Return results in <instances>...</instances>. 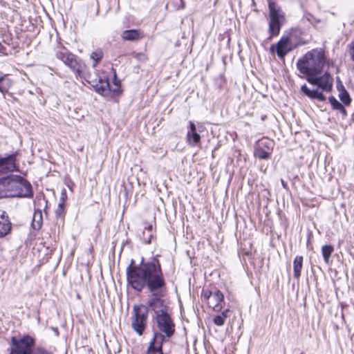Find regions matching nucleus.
Listing matches in <instances>:
<instances>
[{"label":"nucleus","instance_id":"1","mask_svg":"<svg viewBox=\"0 0 354 354\" xmlns=\"http://www.w3.org/2000/svg\"><path fill=\"white\" fill-rule=\"evenodd\" d=\"M127 279L128 284L136 291L147 290L149 295L147 306L156 316L168 312L169 307L165 299L167 283L158 259H153L147 262L142 259L138 266L134 265V261L131 259L127 268Z\"/></svg>","mask_w":354,"mask_h":354},{"label":"nucleus","instance_id":"2","mask_svg":"<svg viewBox=\"0 0 354 354\" xmlns=\"http://www.w3.org/2000/svg\"><path fill=\"white\" fill-rule=\"evenodd\" d=\"M155 319L158 330L153 333L147 354H163V342L171 338L176 330L175 324L168 312L155 316Z\"/></svg>","mask_w":354,"mask_h":354},{"label":"nucleus","instance_id":"3","mask_svg":"<svg viewBox=\"0 0 354 354\" xmlns=\"http://www.w3.org/2000/svg\"><path fill=\"white\" fill-rule=\"evenodd\" d=\"M32 194L31 185L19 176L0 178V198L7 197H30Z\"/></svg>","mask_w":354,"mask_h":354},{"label":"nucleus","instance_id":"4","mask_svg":"<svg viewBox=\"0 0 354 354\" xmlns=\"http://www.w3.org/2000/svg\"><path fill=\"white\" fill-rule=\"evenodd\" d=\"M325 64V55L322 49H313L308 51L297 63V69L306 77L319 75Z\"/></svg>","mask_w":354,"mask_h":354},{"label":"nucleus","instance_id":"5","mask_svg":"<svg viewBox=\"0 0 354 354\" xmlns=\"http://www.w3.org/2000/svg\"><path fill=\"white\" fill-rule=\"evenodd\" d=\"M306 80L312 85L317 86V88L310 89L304 84L301 87V91L312 100H317L319 102L325 101L326 97L323 92H330L332 90L333 85V77L328 72H326L321 76L315 75L306 77Z\"/></svg>","mask_w":354,"mask_h":354},{"label":"nucleus","instance_id":"6","mask_svg":"<svg viewBox=\"0 0 354 354\" xmlns=\"http://www.w3.org/2000/svg\"><path fill=\"white\" fill-rule=\"evenodd\" d=\"M301 35L300 29H292L288 35H283L275 46H271L270 50H273L276 48L278 57L283 59L297 46L304 44V41L299 37Z\"/></svg>","mask_w":354,"mask_h":354},{"label":"nucleus","instance_id":"7","mask_svg":"<svg viewBox=\"0 0 354 354\" xmlns=\"http://www.w3.org/2000/svg\"><path fill=\"white\" fill-rule=\"evenodd\" d=\"M269 8V32L271 36H277L279 34L281 26L285 22V15L280 6L274 1H268Z\"/></svg>","mask_w":354,"mask_h":354},{"label":"nucleus","instance_id":"8","mask_svg":"<svg viewBox=\"0 0 354 354\" xmlns=\"http://www.w3.org/2000/svg\"><path fill=\"white\" fill-rule=\"evenodd\" d=\"M148 314L147 306L140 304L133 307L131 327L138 335H142L146 328Z\"/></svg>","mask_w":354,"mask_h":354},{"label":"nucleus","instance_id":"9","mask_svg":"<svg viewBox=\"0 0 354 354\" xmlns=\"http://www.w3.org/2000/svg\"><path fill=\"white\" fill-rule=\"evenodd\" d=\"M35 344V339L30 335H24L19 339L12 337L10 354H34Z\"/></svg>","mask_w":354,"mask_h":354},{"label":"nucleus","instance_id":"10","mask_svg":"<svg viewBox=\"0 0 354 354\" xmlns=\"http://www.w3.org/2000/svg\"><path fill=\"white\" fill-rule=\"evenodd\" d=\"M17 153H13L4 157L0 156V176L17 170Z\"/></svg>","mask_w":354,"mask_h":354},{"label":"nucleus","instance_id":"11","mask_svg":"<svg viewBox=\"0 0 354 354\" xmlns=\"http://www.w3.org/2000/svg\"><path fill=\"white\" fill-rule=\"evenodd\" d=\"M69 68L75 73L77 77L84 79L86 78L85 75L86 66L84 62L82 59H79L77 56L75 59H73V61L69 66Z\"/></svg>","mask_w":354,"mask_h":354},{"label":"nucleus","instance_id":"12","mask_svg":"<svg viewBox=\"0 0 354 354\" xmlns=\"http://www.w3.org/2000/svg\"><path fill=\"white\" fill-rule=\"evenodd\" d=\"M55 56L57 59H60L64 62L65 65L69 67L73 59L75 58L76 55L70 53L67 49L63 48L61 50H57Z\"/></svg>","mask_w":354,"mask_h":354},{"label":"nucleus","instance_id":"13","mask_svg":"<svg viewBox=\"0 0 354 354\" xmlns=\"http://www.w3.org/2000/svg\"><path fill=\"white\" fill-rule=\"evenodd\" d=\"M121 37L124 40L134 41L142 39L144 35L140 30L132 29L124 30L121 34Z\"/></svg>","mask_w":354,"mask_h":354},{"label":"nucleus","instance_id":"14","mask_svg":"<svg viewBox=\"0 0 354 354\" xmlns=\"http://www.w3.org/2000/svg\"><path fill=\"white\" fill-rule=\"evenodd\" d=\"M223 299L224 296L220 290H216L214 292L209 304L213 306V309L214 311L219 312L221 310L223 307L221 305V303L223 301Z\"/></svg>","mask_w":354,"mask_h":354},{"label":"nucleus","instance_id":"15","mask_svg":"<svg viewBox=\"0 0 354 354\" xmlns=\"http://www.w3.org/2000/svg\"><path fill=\"white\" fill-rule=\"evenodd\" d=\"M11 230V223L3 214L0 217V238L6 236Z\"/></svg>","mask_w":354,"mask_h":354},{"label":"nucleus","instance_id":"16","mask_svg":"<svg viewBox=\"0 0 354 354\" xmlns=\"http://www.w3.org/2000/svg\"><path fill=\"white\" fill-rule=\"evenodd\" d=\"M303 257L297 256L293 261V272L295 279H299L301 277V272L303 266Z\"/></svg>","mask_w":354,"mask_h":354},{"label":"nucleus","instance_id":"17","mask_svg":"<svg viewBox=\"0 0 354 354\" xmlns=\"http://www.w3.org/2000/svg\"><path fill=\"white\" fill-rule=\"evenodd\" d=\"M42 225V212L41 210L38 209H35L33 217L32 226L35 230H39Z\"/></svg>","mask_w":354,"mask_h":354},{"label":"nucleus","instance_id":"18","mask_svg":"<svg viewBox=\"0 0 354 354\" xmlns=\"http://www.w3.org/2000/svg\"><path fill=\"white\" fill-rule=\"evenodd\" d=\"M109 82L107 80H100L95 86V91L102 95H106L109 93Z\"/></svg>","mask_w":354,"mask_h":354},{"label":"nucleus","instance_id":"19","mask_svg":"<svg viewBox=\"0 0 354 354\" xmlns=\"http://www.w3.org/2000/svg\"><path fill=\"white\" fill-rule=\"evenodd\" d=\"M229 313L230 310L226 309L223 310L221 314L216 315L213 318L214 324L218 326H223L225 324L226 319L229 317Z\"/></svg>","mask_w":354,"mask_h":354},{"label":"nucleus","instance_id":"20","mask_svg":"<svg viewBox=\"0 0 354 354\" xmlns=\"http://www.w3.org/2000/svg\"><path fill=\"white\" fill-rule=\"evenodd\" d=\"M187 142L191 146L197 145L201 142V136L196 131L187 132Z\"/></svg>","mask_w":354,"mask_h":354},{"label":"nucleus","instance_id":"21","mask_svg":"<svg viewBox=\"0 0 354 354\" xmlns=\"http://www.w3.org/2000/svg\"><path fill=\"white\" fill-rule=\"evenodd\" d=\"M334 248L331 245H325L322 248V253L324 257V261L328 263L329 261V258L331 254L333 252Z\"/></svg>","mask_w":354,"mask_h":354},{"label":"nucleus","instance_id":"22","mask_svg":"<svg viewBox=\"0 0 354 354\" xmlns=\"http://www.w3.org/2000/svg\"><path fill=\"white\" fill-rule=\"evenodd\" d=\"M11 84V81L8 77H0V91L1 93L7 92Z\"/></svg>","mask_w":354,"mask_h":354},{"label":"nucleus","instance_id":"23","mask_svg":"<svg viewBox=\"0 0 354 354\" xmlns=\"http://www.w3.org/2000/svg\"><path fill=\"white\" fill-rule=\"evenodd\" d=\"M271 152L257 146L254 151V156L259 159H268Z\"/></svg>","mask_w":354,"mask_h":354},{"label":"nucleus","instance_id":"24","mask_svg":"<svg viewBox=\"0 0 354 354\" xmlns=\"http://www.w3.org/2000/svg\"><path fill=\"white\" fill-rule=\"evenodd\" d=\"M273 141L267 138H263L259 141L258 147H262L269 151H272L273 149Z\"/></svg>","mask_w":354,"mask_h":354},{"label":"nucleus","instance_id":"25","mask_svg":"<svg viewBox=\"0 0 354 354\" xmlns=\"http://www.w3.org/2000/svg\"><path fill=\"white\" fill-rule=\"evenodd\" d=\"M152 225H149L148 227H146L143 231V240L144 241L149 244L151 241L152 239Z\"/></svg>","mask_w":354,"mask_h":354},{"label":"nucleus","instance_id":"26","mask_svg":"<svg viewBox=\"0 0 354 354\" xmlns=\"http://www.w3.org/2000/svg\"><path fill=\"white\" fill-rule=\"evenodd\" d=\"M339 98L345 105L350 104L351 99L348 93L346 90H343L342 91L340 92Z\"/></svg>","mask_w":354,"mask_h":354},{"label":"nucleus","instance_id":"27","mask_svg":"<svg viewBox=\"0 0 354 354\" xmlns=\"http://www.w3.org/2000/svg\"><path fill=\"white\" fill-rule=\"evenodd\" d=\"M102 56L103 53L101 50H96L91 53V58L95 62V63L93 64L94 66L98 62H100L102 59Z\"/></svg>","mask_w":354,"mask_h":354},{"label":"nucleus","instance_id":"28","mask_svg":"<svg viewBox=\"0 0 354 354\" xmlns=\"http://www.w3.org/2000/svg\"><path fill=\"white\" fill-rule=\"evenodd\" d=\"M328 101L330 103L333 109L337 110L342 104L333 96L328 97Z\"/></svg>","mask_w":354,"mask_h":354},{"label":"nucleus","instance_id":"29","mask_svg":"<svg viewBox=\"0 0 354 354\" xmlns=\"http://www.w3.org/2000/svg\"><path fill=\"white\" fill-rule=\"evenodd\" d=\"M55 214L57 217H62L64 215V207L63 203H59L55 210Z\"/></svg>","mask_w":354,"mask_h":354},{"label":"nucleus","instance_id":"30","mask_svg":"<svg viewBox=\"0 0 354 354\" xmlns=\"http://www.w3.org/2000/svg\"><path fill=\"white\" fill-rule=\"evenodd\" d=\"M213 292L210 291V290H205V291H203V297L205 299V300H209L212 299V295H213Z\"/></svg>","mask_w":354,"mask_h":354},{"label":"nucleus","instance_id":"31","mask_svg":"<svg viewBox=\"0 0 354 354\" xmlns=\"http://www.w3.org/2000/svg\"><path fill=\"white\" fill-rule=\"evenodd\" d=\"M174 2L177 6V9H184L185 7V4L183 0H174Z\"/></svg>","mask_w":354,"mask_h":354},{"label":"nucleus","instance_id":"32","mask_svg":"<svg viewBox=\"0 0 354 354\" xmlns=\"http://www.w3.org/2000/svg\"><path fill=\"white\" fill-rule=\"evenodd\" d=\"M349 53L351 57V59L354 62V40L349 45Z\"/></svg>","mask_w":354,"mask_h":354},{"label":"nucleus","instance_id":"33","mask_svg":"<svg viewBox=\"0 0 354 354\" xmlns=\"http://www.w3.org/2000/svg\"><path fill=\"white\" fill-rule=\"evenodd\" d=\"M34 354H50L46 350L43 348L38 347L35 350Z\"/></svg>","mask_w":354,"mask_h":354},{"label":"nucleus","instance_id":"34","mask_svg":"<svg viewBox=\"0 0 354 354\" xmlns=\"http://www.w3.org/2000/svg\"><path fill=\"white\" fill-rule=\"evenodd\" d=\"M136 57L140 61H145L147 59V57L144 53H137Z\"/></svg>","mask_w":354,"mask_h":354},{"label":"nucleus","instance_id":"35","mask_svg":"<svg viewBox=\"0 0 354 354\" xmlns=\"http://www.w3.org/2000/svg\"><path fill=\"white\" fill-rule=\"evenodd\" d=\"M194 131H196V125L195 124L190 121L189 122V129L188 130L187 132H194Z\"/></svg>","mask_w":354,"mask_h":354},{"label":"nucleus","instance_id":"36","mask_svg":"<svg viewBox=\"0 0 354 354\" xmlns=\"http://www.w3.org/2000/svg\"><path fill=\"white\" fill-rule=\"evenodd\" d=\"M37 203L39 206H42L43 205H44L45 207L47 206V201H46L44 198L39 200Z\"/></svg>","mask_w":354,"mask_h":354},{"label":"nucleus","instance_id":"37","mask_svg":"<svg viewBox=\"0 0 354 354\" xmlns=\"http://www.w3.org/2000/svg\"><path fill=\"white\" fill-rule=\"evenodd\" d=\"M337 110L339 111L344 116L346 115V111L343 105H342Z\"/></svg>","mask_w":354,"mask_h":354},{"label":"nucleus","instance_id":"38","mask_svg":"<svg viewBox=\"0 0 354 354\" xmlns=\"http://www.w3.org/2000/svg\"><path fill=\"white\" fill-rule=\"evenodd\" d=\"M5 50L6 48L0 43V53L6 55Z\"/></svg>","mask_w":354,"mask_h":354},{"label":"nucleus","instance_id":"39","mask_svg":"<svg viewBox=\"0 0 354 354\" xmlns=\"http://www.w3.org/2000/svg\"><path fill=\"white\" fill-rule=\"evenodd\" d=\"M300 354H304V353L302 352V353H301Z\"/></svg>","mask_w":354,"mask_h":354}]
</instances>
